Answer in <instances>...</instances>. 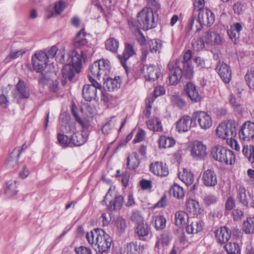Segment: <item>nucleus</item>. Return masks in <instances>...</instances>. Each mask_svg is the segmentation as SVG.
<instances>
[{
    "label": "nucleus",
    "instance_id": "obj_1",
    "mask_svg": "<svg viewBox=\"0 0 254 254\" xmlns=\"http://www.w3.org/2000/svg\"><path fill=\"white\" fill-rule=\"evenodd\" d=\"M88 242L96 252V254L108 253L111 248L112 239L104 230L95 228L86 234Z\"/></svg>",
    "mask_w": 254,
    "mask_h": 254
},
{
    "label": "nucleus",
    "instance_id": "obj_2",
    "mask_svg": "<svg viewBox=\"0 0 254 254\" xmlns=\"http://www.w3.org/2000/svg\"><path fill=\"white\" fill-rule=\"evenodd\" d=\"M56 46H52L48 50H38L32 56V64H64V51L58 52Z\"/></svg>",
    "mask_w": 254,
    "mask_h": 254
},
{
    "label": "nucleus",
    "instance_id": "obj_3",
    "mask_svg": "<svg viewBox=\"0 0 254 254\" xmlns=\"http://www.w3.org/2000/svg\"><path fill=\"white\" fill-rule=\"evenodd\" d=\"M211 156L214 160L226 164L232 165L235 161L234 152L222 145H216L212 147Z\"/></svg>",
    "mask_w": 254,
    "mask_h": 254
},
{
    "label": "nucleus",
    "instance_id": "obj_4",
    "mask_svg": "<svg viewBox=\"0 0 254 254\" xmlns=\"http://www.w3.org/2000/svg\"><path fill=\"white\" fill-rule=\"evenodd\" d=\"M158 15H156L150 8L144 7L137 13L136 17L142 29L147 30L156 26Z\"/></svg>",
    "mask_w": 254,
    "mask_h": 254
},
{
    "label": "nucleus",
    "instance_id": "obj_5",
    "mask_svg": "<svg viewBox=\"0 0 254 254\" xmlns=\"http://www.w3.org/2000/svg\"><path fill=\"white\" fill-rule=\"evenodd\" d=\"M136 68L133 76H138L143 73L146 80L154 81L158 79L161 75L160 69L155 64H143V66H138Z\"/></svg>",
    "mask_w": 254,
    "mask_h": 254
},
{
    "label": "nucleus",
    "instance_id": "obj_6",
    "mask_svg": "<svg viewBox=\"0 0 254 254\" xmlns=\"http://www.w3.org/2000/svg\"><path fill=\"white\" fill-rule=\"evenodd\" d=\"M27 68L31 69L37 72L41 73V76L39 78V82L43 85L48 83L49 77L48 74L52 71L53 64H26Z\"/></svg>",
    "mask_w": 254,
    "mask_h": 254
},
{
    "label": "nucleus",
    "instance_id": "obj_7",
    "mask_svg": "<svg viewBox=\"0 0 254 254\" xmlns=\"http://www.w3.org/2000/svg\"><path fill=\"white\" fill-rule=\"evenodd\" d=\"M196 121L199 123L201 128L207 129L210 128L212 124L211 117L206 113L203 111H195L193 112L191 116V122Z\"/></svg>",
    "mask_w": 254,
    "mask_h": 254
},
{
    "label": "nucleus",
    "instance_id": "obj_8",
    "mask_svg": "<svg viewBox=\"0 0 254 254\" xmlns=\"http://www.w3.org/2000/svg\"><path fill=\"white\" fill-rule=\"evenodd\" d=\"M241 139L250 141L254 138V123L246 122L244 123L239 131Z\"/></svg>",
    "mask_w": 254,
    "mask_h": 254
},
{
    "label": "nucleus",
    "instance_id": "obj_9",
    "mask_svg": "<svg viewBox=\"0 0 254 254\" xmlns=\"http://www.w3.org/2000/svg\"><path fill=\"white\" fill-rule=\"evenodd\" d=\"M202 180L205 186L215 187L217 184V178L214 169L211 168L204 171L202 175Z\"/></svg>",
    "mask_w": 254,
    "mask_h": 254
},
{
    "label": "nucleus",
    "instance_id": "obj_10",
    "mask_svg": "<svg viewBox=\"0 0 254 254\" xmlns=\"http://www.w3.org/2000/svg\"><path fill=\"white\" fill-rule=\"evenodd\" d=\"M177 65L168 64L170 69L169 81V84L172 85L178 84L182 77V69Z\"/></svg>",
    "mask_w": 254,
    "mask_h": 254
},
{
    "label": "nucleus",
    "instance_id": "obj_11",
    "mask_svg": "<svg viewBox=\"0 0 254 254\" xmlns=\"http://www.w3.org/2000/svg\"><path fill=\"white\" fill-rule=\"evenodd\" d=\"M206 147L201 141H195L191 149V155L196 160H203L206 157Z\"/></svg>",
    "mask_w": 254,
    "mask_h": 254
},
{
    "label": "nucleus",
    "instance_id": "obj_12",
    "mask_svg": "<svg viewBox=\"0 0 254 254\" xmlns=\"http://www.w3.org/2000/svg\"><path fill=\"white\" fill-rule=\"evenodd\" d=\"M16 91L13 93L14 98L17 99V103H19L20 99H27L30 97V92L27 89L24 81L19 80L16 85Z\"/></svg>",
    "mask_w": 254,
    "mask_h": 254
},
{
    "label": "nucleus",
    "instance_id": "obj_13",
    "mask_svg": "<svg viewBox=\"0 0 254 254\" xmlns=\"http://www.w3.org/2000/svg\"><path fill=\"white\" fill-rule=\"evenodd\" d=\"M82 64H64L62 70L63 76L65 79L71 81L75 73H79Z\"/></svg>",
    "mask_w": 254,
    "mask_h": 254
},
{
    "label": "nucleus",
    "instance_id": "obj_14",
    "mask_svg": "<svg viewBox=\"0 0 254 254\" xmlns=\"http://www.w3.org/2000/svg\"><path fill=\"white\" fill-rule=\"evenodd\" d=\"M150 170L154 175L161 177H166L169 174L168 168L162 162H155L150 165Z\"/></svg>",
    "mask_w": 254,
    "mask_h": 254
},
{
    "label": "nucleus",
    "instance_id": "obj_15",
    "mask_svg": "<svg viewBox=\"0 0 254 254\" xmlns=\"http://www.w3.org/2000/svg\"><path fill=\"white\" fill-rule=\"evenodd\" d=\"M215 70L224 82L225 83L230 82L232 77V72L229 64H217Z\"/></svg>",
    "mask_w": 254,
    "mask_h": 254
},
{
    "label": "nucleus",
    "instance_id": "obj_16",
    "mask_svg": "<svg viewBox=\"0 0 254 254\" xmlns=\"http://www.w3.org/2000/svg\"><path fill=\"white\" fill-rule=\"evenodd\" d=\"M184 91L193 102L200 101L201 97L198 93L196 85L191 82H188L184 87Z\"/></svg>",
    "mask_w": 254,
    "mask_h": 254
},
{
    "label": "nucleus",
    "instance_id": "obj_17",
    "mask_svg": "<svg viewBox=\"0 0 254 254\" xmlns=\"http://www.w3.org/2000/svg\"><path fill=\"white\" fill-rule=\"evenodd\" d=\"M231 236V230L228 227H222L215 232L217 242L221 244L228 242Z\"/></svg>",
    "mask_w": 254,
    "mask_h": 254
},
{
    "label": "nucleus",
    "instance_id": "obj_18",
    "mask_svg": "<svg viewBox=\"0 0 254 254\" xmlns=\"http://www.w3.org/2000/svg\"><path fill=\"white\" fill-rule=\"evenodd\" d=\"M193 122H191V117L183 116L176 123V130L179 132H187L190 129Z\"/></svg>",
    "mask_w": 254,
    "mask_h": 254
},
{
    "label": "nucleus",
    "instance_id": "obj_19",
    "mask_svg": "<svg viewBox=\"0 0 254 254\" xmlns=\"http://www.w3.org/2000/svg\"><path fill=\"white\" fill-rule=\"evenodd\" d=\"M242 24L239 22H236L231 25L230 29L227 30V33L232 41L235 44L239 42L240 32L242 30Z\"/></svg>",
    "mask_w": 254,
    "mask_h": 254
},
{
    "label": "nucleus",
    "instance_id": "obj_20",
    "mask_svg": "<svg viewBox=\"0 0 254 254\" xmlns=\"http://www.w3.org/2000/svg\"><path fill=\"white\" fill-rule=\"evenodd\" d=\"M197 15V13H192L189 19L188 27L190 31L192 30L193 26L196 28V32H199L203 28L204 21L202 20V18L201 17H199Z\"/></svg>",
    "mask_w": 254,
    "mask_h": 254
},
{
    "label": "nucleus",
    "instance_id": "obj_21",
    "mask_svg": "<svg viewBox=\"0 0 254 254\" xmlns=\"http://www.w3.org/2000/svg\"><path fill=\"white\" fill-rule=\"evenodd\" d=\"M121 78L120 76H116L114 78L108 77L104 83V89L108 91H114L118 89L121 85Z\"/></svg>",
    "mask_w": 254,
    "mask_h": 254
},
{
    "label": "nucleus",
    "instance_id": "obj_22",
    "mask_svg": "<svg viewBox=\"0 0 254 254\" xmlns=\"http://www.w3.org/2000/svg\"><path fill=\"white\" fill-rule=\"evenodd\" d=\"M204 39L206 44L211 45H218L222 42L220 35L211 31H208L205 33Z\"/></svg>",
    "mask_w": 254,
    "mask_h": 254
},
{
    "label": "nucleus",
    "instance_id": "obj_23",
    "mask_svg": "<svg viewBox=\"0 0 254 254\" xmlns=\"http://www.w3.org/2000/svg\"><path fill=\"white\" fill-rule=\"evenodd\" d=\"M150 231V227L147 223H139L135 229V233L140 240L145 241L146 240L145 237L148 235Z\"/></svg>",
    "mask_w": 254,
    "mask_h": 254
},
{
    "label": "nucleus",
    "instance_id": "obj_24",
    "mask_svg": "<svg viewBox=\"0 0 254 254\" xmlns=\"http://www.w3.org/2000/svg\"><path fill=\"white\" fill-rule=\"evenodd\" d=\"M97 90L93 86H90L89 84L85 85L82 88V96L86 101H91L95 99L97 97Z\"/></svg>",
    "mask_w": 254,
    "mask_h": 254
},
{
    "label": "nucleus",
    "instance_id": "obj_25",
    "mask_svg": "<svg viewBox=\"0 0 254 254\" xmlns=\"http://www.w3.org/2000/svg\"><path fill=\"white\" fill-rule=\"evenodd\" d=\"M86 33L84 29H81L77 34L73 44L75 48H81L88 44V41L86 39Z\"/></svg>",
    "mask_w": 254,
    "mask_h": 254
},
{
    "label": "nucleus",
    "instance_id": "obj_26",
    "mask_svg": "<svg viewBox=\"0 0 254 254\" xmlns=\"http://www.w3.org/2000/svg\"><path fill=\"white\" fill-rule=\"evenodd\" d=\"M65 7V2L62 0L56 3L54 6H49L47 9L48 12L50 14L49 17L53 16L54 15H57L60 14L64 11Z\"/></svg>",
    "mask_w": 254,
    "mask_h": 254
},
{
    "label": "nucleus",
    "instance_id": "obj_27",
    "mask_svg": "<svg viewBox=\"0 0 254 254\" xmlns=\"http://www.w3.org/2000/svg\"><path fill=\"white\" fill-rule=\"evenodd\" d=\"M199 17H201L202 20L204 21V25L210 26L214 21V15L213 13L209 9L201 10L197 13Z\"/></svg>",
    "mask_w": 254,
    "mask_h": 254
},
{
    "label": "nucleus",
    "instance_id": "obj_28",
    "mask_svg": "<svg viewBox=\"0 0 254 254\" xmlns=\"http://www.w3.org/2000/svg\"><path fill=\"white\" fill-rule=\"evenodd\" d=\"M144 250V245L140 242H132L127 245L128 254H142Z\"/></svg>",
    "mask_w": 254,
    "mask_h": 254
},
{
    "label": "nucleus",
    "instance_id": "obj_29",
    "mask_svg": "<svg viewBox=\"0 0 254 254\" xmlns=\"http://www.w3.org/2000/svg\"><path fill=\"white\" fill-rule=\"evenodd\" d=\"M109 65V64H90L89 74L93 77H96V79H99L101 74H106L103 68L108 67Z\"/></svg>",
    "mask_w": 254,
    "mask_h": 254
},
{
    "label": "nucleus",
    "instance_id": "obj_30",
    "mask_svg": "<svg viewBox=\"0 0 254 254\" xmlns=\"http://www.w3.org/2000/svg\"><path fill=\"white\" fill-rule=\"evenodd\" d=\"M86 62V55L83 51H81L79 54L76 50H73L71 54V63L68 64H77Z\"/></svg>",
    "mask_w": 254,
    "mask_h": 254
},
{
    "label": "nucleus",
    "instance_id": "obj_31",
    "mask_svg": "<svg viewBox=\"0 0 254 254\" xmlns=\"http://www.w3.org/2000/svg\"><path fill=\"white\" fill-rule=\"evenodd\" d=\"M134 54L135 52L133 46L130 44H127L122 55H118V58L121 64H126L127 60Z\"/></svg>",
    "mask_w": 254,
    "mask_h": 254
},
{
    "label": "nucleus",
    "instance_id": "obj_32",
    "mask_svg": "<svg viewBox=\"0 0 254 254\" xmlns=\"http://www.w3.org/2000/svg\"><path fill=\"white\" fill-rule=\"evenodd\" d=\"M18 192L17 190V182L15 181L9 180L6 183L4 188V193L8 197H12Z\"/></svg>",
    "mask_w": 254,
    "mask_h": 254
},
{
    "label": "nucleus",
    "instance_id": "obj_33",
    "mask_svg": "<svg viewBox=\"0 0 254 254\" xmlns=\"http://www.w3.org/2000/svg\"><path fill=\"white\" fill-rule=\"evenodd\" d=\"M87 135L79 132L73 133L70 137L71 144L74 146H81L87 140Z\"/></svg>",
    "mask_w": 254,
    "mask_h": 254
},
{
    "label": "nucleus",
    "instance_id": "obj_34",
    "mask_svg": "<svg viewBox=\"0 0 254 254\" xmlns=\"http://www.w3.org/2000/svg\"><path fill=\"white\" fill-rule=\"evenodd\" d=\"M124 197L122 195H116L113 200H110L108 205V210L112 211L115 210H119L123 205Z\"/></svg>",
    "mask_w": 254,
    "mask_h": 254
},
{
    "label": "nucleus",
    "instance_id": "obj_35",
    "mask_svg": "<svg viewBox=\"0 0 254 254\" xmlns=\"http://www.w3.org/2000/svg\"><path fill=\"white\" fill-rule=\"evenodd\" d=\"M237 199L243 206L248 207L249 200L246 194V190L244 187H239L237 190Z\"/></svg>",
    "mask_w": 254,
    "mask_h": 254
},
{
    "label": "nucleus",
    "instance_id": "obj_36",
    "mask_svg": "<svg viewBox=\"0 0 254 254\" xmlns=\"http://www.w3.org/2000/svg\"><path fill=\"white\" fill-rule=\"evenodd\" d=\"M188 214L184 211H179L175 213V224L181 228L188 221Z\"/></svg>",
    "mask_w": 254,
    "mask_h": 254
},
{
    "label": "nucleus",
    "instance_id": "obj_37",
    "mask_svg": "<svg viewBox=\"0 0 254 254\" xmlns=\"http://www.w3.org/2000/svg\"><path fill=\"white\" fill-rule=\"evenodd\" d=\"M146 125L148 128L150 129L156 131H161L162 129V126L161 122L159 118L151 119L146 121Z\"/></svg>",
    "mask_w": 254,
    "mask_h": 254
},
{
    "label": "nucleus",
    "instance_id": "obj_38",
    "mask_svg": "<svg viewBox=\"0 0 254 254\" xmlns=\"http://www.w3.org/2000/svg\"><path fill=\"white\" fill-rule=\"evenodd\" d=\"M169 193L171 195L178 199H182L185 196L183 189L177 184H174L171 187Z\"/></svg>",
    "mask_w": 254,
    "mask_h": 254
},
{
    "label": "nucleus",
    "instance_id": "obj_39",
    "mask_svg": "<svg viewBox=\"0 0 254 254\" xmlns=\"http://www.w3.org/2000/svg\"><path fill=\"white\" fill-rule=\"evenodd\" d=\"M160 147L166 148L172 147L175 144L174 138L165 135L161 136L158 140Z\"/></svg>",
    "mask_w": 254,
    "mask_h": 254
},
{
    "label": "nucleus",
    "instance_id": "obj_40",
    "mask_svg": "<svg viewBox=\"0 0 254 254\" xmlns=\"http://www.w3.org/2000/svg\"><path fill=\"white\" fill-rule=\"evenodd\" d=\"M243 229L246 234L254 233V217H248L243 222Z\"/></svg>",
    "mask_w": 254,
    "mask_h": 254
},
{
    "label": "nucleus",
    "instance_id": "obj_41",
    "mask_svg": "<svg viewBox=\"0 0 254 254\" xmlns=\"http://www.w3.org/2000/svg\"><path fill=\"white\" fill-rule=\"evenodd\" d=\"M227 254H241L240 246L236 243L230 242L224 246Z\"/></svg>",
    "mask_w": 254,
    "mask_h": 254
},
{
    "label": "nucleus",
    "instance_id": "obj_42",
    "mask_svg": "<svg viewBox=\"0 0 254 254\" xmlns=\"http://www.w3.org/2000/svg\"><path fill=\"white\" fill-rule=\"evenodd\" d=\"M119 41L114 38H110L106 40L105 47L107 50L112 53H116L119 48Z\"/></svg>",
    "mask_w": 254,
    "mask_h": 254
},
{
    "label": "nucleus",
    "instance_id": "obj_43",
    "mask_svg": "<svg viewBox=\"0 0 254 254\" xmlns=\"http://www.w3.org/2000/svg\"><path fill=\"white\" fill-rule=\"evenodd\" d=\"M27 146L24 144L22 146L21 149H15L11 153L9 157L7 159L8 163L14 162L15 163H17L21 153L26 148Z\"/></svg>",
    "mask_w": 254,
    "mask_h": 254
},
{
    "label": "nucleus",
    "instance_id": "obj_44",
    "mask_svg": "<svg viewBox=\"0 0 254 254\" xmlns=\"http://www.w3.org/2000/svg\"><path fill=\"white\" fill-rule=\"evenodd\" d=\"M227 139L232 138L233 137L236 136L237 135V129L236 127V124L232 121H228L226 123Z\"/></svg>",
    "mask_w": 254,
    "mask_h": 254
},
{
    "label": "nucleus",
    "instance_id": "obj_45",
    "mask_svg": "<svg viewBox=\"0 0 254 254\" xmlns=\"http://www.w3.org/2000/svg\"><path fill=\"white\" fill-rule=\"evenodd\" d=\"M186 207L188 211L193 213H197L199 210L198 202L192 199L186 201Z\"/></svg>",
    "mask_w": 254,
    "mask_h": 254
},
{
    "label": "nucleus",
    "instance_id": "obj_46",
    "mask_svg": "<svg viewBox=\"0 0 254 254\" xmlns=\"http://www.w3.org/2000/svg\"><path fill=\"white\" fill-rule=\"evenodd\" d=\"M158 239L160 241L162 247L165 249V247L168 246L171 243V234L169 232L165 231L160 235V237Z\"/></svg>",
    "mask_w": 254,
    "mask_h": 254
},
{
    "label": "nucleus",
    "instance_id": "obj_47",
    "mask_svg": "<svg viewBox=\"0 0 254 254\" xmlns=\"http://www.w3.org/2000/svg\"><path fill=\"white\" fill-rule=\"evenodd\" d=\"M179 178L188 186L192 185L194 180L193 174L191 172L186 171L185 169L182 177L179 175Z\"/></svg>",
    "mask_w": 254,
    "mask_h": 254
},
{
    "label": "nucleus",
    "instance_id": "obj_48",
    "mask_svg": "<svg viewBox=\"0 0 254 254\" xmlns=\"http://www.w3.org/2000/svg\"><path fill=\"white\" fill-rule=\"evenodd\" d=\"M69 117L64 114H61L59 117V126L60 130L64 132L67 133L68 130L67 129V125Z\"/></svg>",
    "mask_w": 254,
    "mask_h": 254
},
{
    "label": "nucleus",
    "instance_id": "obj_49",
    "mask_svg": "<svg viewBox=\"0 0 254 254\" xmlns=\"http://www.w3.org/2000/svg\"><path fill=\"white\" fill-rule=\"evenodd\" d=\"M166 219L163 215L158 216L155 221V227L157 230H162L166 227Z\"/></svg>",
    "mask_w": 254,
    "mask_h": 254
},
{
    "label": "nucleus",
    "instance_id": "obj_50",
    "mask_svg": "<svg viewBox=\"0 0 254 254\" xmlns=\"http://www.w3.org/2000/svg\"><path fill=\"white\" fill-rule=\"evenodd\" d=\"M194 71L192 64H184L182 69V76L185 78L190 79L193 76Z\"/></svg>",
    "mask_w": 254,
    "mask_h": 254
},
{
    "label": "nucleus",
    "instance_id": "obj_51",
    "mask_svg": "<svg viewBox=\"0 0 254 254\" xmlns=\"http://www.w3.org/2000/svg\"><path fill=\"white\" fill-rule=\"evenodd\" d=\"M128 25L129 29L133 34L140 31V29L142 28V26L138 22L137 18L136 20L135 19H129L128 20Z\"/></svg>",
    "mask_w": 254,
    "mask_h": 254
},
{
    "label": "nucleus",
    "instance_id": "obj_52",
    "mask_svg": "<svg viewBox=\"0 0 254 254\" xmlns=\"http://www.w3.org/2000/svg\"><path fill=\"white\" fill-rule=\"evenodd\" d=\"M204 39L199 37L197 39H193L192 41V47L193 50L195 51H200L202 50L205 45Z\"/></svg>",
    "mask_w": 254,
    "mask_h": 254
},
{
    "label": "nucleus",
    "instance_id": "obj_53",
    "mask_svg": "<svg viewBox=\"0 0 254 254\" xmlns=\"http://www.w3.org/2000/svg\"><path fill=\"white\" fill-rule=\"evenodd\" d=\"M57 137L58 140L62 146L66 147L71 144L70 137H69L66 135L60 133L58 134Z\"/></svg>",
    "mask_w": 254,
    "mask_h": 254
},
{
    "label": "nucleus",
    "instance_id": "obj_54",
    "mask_svg": "<svg viewBox=\"0 0 254 254\" xmlns=\"http://www.w3.org/2000/svg\"><path fill=\"white\" fill-rule=\"evenodd\" d=\"M116 226L118 231L123 233L127 228L126 220L122 217H119L117 218L115 222Z\"/></svg>",
    "mask_w": 254,
    "mask_h": 254
},
{
    "label": "nucleus",
    "instance_id": "obj_55",
    "mask_svg": "<svg viewBox=\"0 0 254 254\" xmlns=\"http://www.w3.org/2000/svg\"><path fill=\"white\" fill-rule=\"evenodd\" d=\"M226 129V123H223L219 125L216 130V134L220 138L223 139H226L227 138V131Z\"/></svg>",
    "mask_w": 254,
    "mask_h": 254
},
{
    "label": "nucleus",
    "instance_id": "obj_56",
    "mask_svg": "<svg viewBox=\"0 0 254 254\" xmlns=\"http://www.w3.org/2000/svg\"><path fill=\"white\" fill-rule=\"evenodd\" d=\"M204 0H194L193 2V10L192 13H197L201 10L202 11L207 9V8H204Z\"/></svg>",
    "mask_w": 254,
    "mask_h": 254
},
{
    "label": "nucleus",
    "instance_id": "obj_57",
    "mask_svg": "<svg viewBox=\"0 0 254 254\" xmlns=\"http://www.w3.org/2000/svg\"><path fill=\"white\" fill-rule=\"evenodd\" d=\"M243 154L248 158L249 161L251 163H254V147L250 146V149L245 147L243 150Z\"/></svg>",
    "mask_w": 254,
    "mask_h": 254
},
{
    "label": "nucleus",
    "instance_id": "obj_58",
    "mask_svg": "<svg viewBox=\"0 0 254 254\" xmlns=\"http://www.w3.org/2000/svg\"><path fill=\"white\" fill-rule=\"evenodd\" d=\"M245 80L249 88L254 90V70L248 72L245 76Z\"/></svg>",
    "mask_w": 254,
    "mask_h": 254
},
{
    "label": "nucleus",
    "instance_id": "obj_59",
    "mask_svg": "<svg viewBox=\"0 0 254 254\" xmlns=\"http://www.w3.org/2000/svg\"><path fill=\"white\" fill-rule=\"evenodd\" d=\"M217 197L212 194L206 195L203 198V202L206 206L214 204L217 202Z\"/></svg>",
    "mask_w": 254,
    "mask_h": 254
},
{
    "label": "nucleus",
    "instance_id": "obj_60",
    "mask_svg": "<svg viewBox=\"0 0 254 254\" xmlns=\"http://www.w3.org/2000/svg\"><path fill=\"white\" fill-rule=\"evenodd\" d=\"M147 4L148 7L152 10L156 15L158 14L157 12L160 8V5L156 0H147Z\"/></svg>",
    "mask_w": 254,
    "mask_h": 254
},
{
    "label": "nucleus",
    "instance_id": "obj_61",
    "mask_svg": "<svg viewBox=\"0 0 254 254\" xmlns=\"http://www.w3.org/2000/svg\"><path fill=\"white\" fill-rule=\"evenodd\" d=\"M235 206V200L232 196H229L227 199L225 204V209L226 211H229L232 210Z\"/></svg>",
    "mask_w": 254,
    "mask_h": 254
},
{
    "label": "nucleus",
    "instance_id": "obj_62",
    "mask_svg": "<svg viewBox=\"0 0 254 254\" xmlns=\"http://www.w3.org/2000/svg\"><path fill=\"white\" fill-rule=\"evenodd\" d=\"M244 212L238 208L234 209L232 211V216L235 221H240L244 217Z\"/></svg>",
    "mask_w": 254,
    "mask_h": 254
},
{
    "label": "nucleus",
    "instance_id": "obj_63",
    "mask_svg": "<svg viewBox=\"0 0 254 254\" xmlns=\"http://www.w3.org/2000/svg\"><path fill=\"white\" fill-rule=\"evenodd\" d=\"M162 46L161 43L156 40H152L150 44V50L151 53H156L159 51Z\"/></svg>",
    "mask_w": 254,
    "mask_h": 254
},
{
    "label": "nucleus",
    "instance_id": "obj_64",
    "mask_svg": "<svg viewBox=\"0 0 254 254\" xmlns=\"http://www.w3.org/2000/svg\"><path fill=\"white\" fill-rule=\"evenodd\" d=\"M77 254H92L91 249L84 246H80L75 248Z\"/></svg>",
    "mask_w": 254,
    "mask_h": 254
}]
</instances>
